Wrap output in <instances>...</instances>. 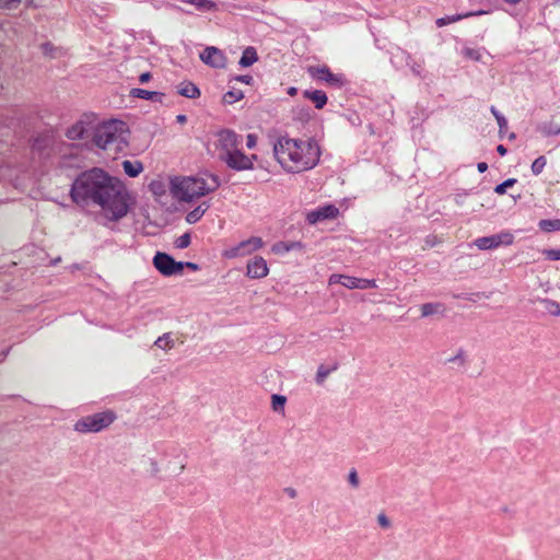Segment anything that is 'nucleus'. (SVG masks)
I'll use <instances>...</instances> for the list:
<instances>
[{"label": "nucleus", "mask_w": 560, "mask_h": 560, "mask_svg": "<svg viewBox=\"0 0 560 560\" xmlns=\"http://www.w3.org/2000/svg\"><path fill=\"white\" fill-rule=\"evenodd\" d=\"M70 195L78 205L93 202L108 223H117L131 210L135 198L125 184L100 167L82 172L72 183Z\"/></svg>", "instance_id": "nucleus-1"}, {"label": "nucleus", "mask_w": 560, "mask_h": 560, "mask_svg": "<svg viewBox=\"0 0 560 560\" xmlns=\"http://www.w3.org/2000/svg\"><path fill=\"white\" fill-rule=\"evenodd\" d=\"M322 150L315 139L282 136L272 143V156L285 174H301L313 170L320 161Z\"/></svg>", "instance_id": "nucleus-2"}, {"label": "nucleus", "mask_w": 560, "mask_h": 560, "mask_svg": "<svg viewBox=\"0 0 560 560\" xmlns=\"http://www.w3.org/2000/svg\"><path fill=\"white\" fill-rule=\"evenodd\" d=\"M220 186L219 179L213 175L202 176H174L170 178V192L178 201L192 202L209 195Z\"/></svg>", "instance_id": "nucleus-3"}, {"label": "nucleus", "mask_w": 560, "mask_h": 560, "mask_svg": "<svg viewBox=\"0 0 560 560\" xmlns=\"http://www.w3.org/2000/svg\"><path fill=\"white\" fill-rule=\"evenodd\" d=\"M127 132V126L121 120L110 119L101 124L97 122L93 142L98 149L116 155L128 145Z\"/></svg>", "instance_id": "nucleus-4"}, {"label": "nucleus", "mask_w": 560, "mask_h": 560, "mask_svg": "<svg viewBox=\"0 0 560 560\" xmlns=\"http://www.w3.org/2000/svg\"><path fill=\"white\" fill-rule=\"evenodd\" d=\"M218 148L221 160L233 171H253L257 155H247L240 150V139L235 132L224 130L219 133Z\"/></svg>", "instance_id": "nucleus-5"}, {"label": "nucleus", "mask_w": 560, "mask_h": 560, "mask_svg": "<svg viewBox=\"0 0 560 560\" xmlns=\"http://www.w3.org/2000/svg\"><path fill=\"white\" fill-rule=\"evenodd\" d=\"M97 124V117L92 113L81 115L66 130V137L70 141H81L94 133Z\"/></svg>", "instance_id": "nucleus-6"}, {"label": "nucleus", "mask_w": 560, "mask_h": 560, "mask_svg": "<svg viewBox=\"0 0 560 560\" xmlns=\"http://www.w3.org/2000/svg\"><path fill=\"white\" fill-rule=\"evenodd\" d=\"M114 419L112 412L94 413L77 421L74 430L80 433L100 432L110 425Z\"/></svg>", "instance_id": "nucleus-7"}, {"label": "nucleus", "mask_w": 560, "mask_h": 560, "mask_svg": "<svg viewBox=\"0 0 560 560\" xmlns=\"http://www.w3.org/2000/svg\"><path fill=\"white\" fill-rule=\"evenodd\" d=\"M328 284H341L349 290H368L377 288V283L374 279L358 278L342 273L330 275L328 278Z\"/></svg>", "instance_id": "nucleus-8"}, {"label": "nucleus", "mask_w": 560, "mask_h": 560, "mask_svg": "<svg viewBox=\"0 0 560 560\" xmlns=\"http://www.w3.org/2000/svg\"><path fill=\"white\" fill-rule=\"evenodd\" d=\"M264 241L259 236L249 237L238 245L223 252V256L231 259L238 256H248L264 247Z\"/></svg>", "instance_id": "nucleus-9"}, {"label": "nucleus", "mask_w": 560, "mask_h": 560, "mask_svg": "<svg viewBox=\"0 0 560 560\" xmlns=\"http://www.w3.org/2000/svg\"><path fill=\"white\" fill-rule=\"evenodd\" d=\"M153 265L163 276L179 275L184 269L183 261H175L172 256L165 253H156Z\"/></svg>", "instance_id": "nucleus-10"}, {"label": "nucleus", "mask_w": 560, "mask_h": 560, "mask_svg": "<svg viewBox=\"0 0 560 560\" xmlns=\"http://www.w3.org/2000/svg\"><path fill=\"white\" fill-rule=\"evenodd\" d=\"M514 243V235L510 232L477 238L475 245L480 250H489L501 245L510 246Z\"/></svg>", "instance_id": "nucleus-11"}, {"label": "nucleus", "mask_w": 560, "mask_h": 560, "mask_svg": "<svg viewBox=\"0 0 560 560\" xmlns=\"http://www.w3.org/2000/svg\"><path fill=\"white\" fill-rule=\"evenodd\" d=\"M200 60L211 68L224 69L228 59L222 50L218 47H206L199 55Z\"/></svg>", "instance_id": "nucleus-12"}, {"label": "nucleus", "mask_w": 560, "mask_h": 560, "mask_svg": "<svg viewBox=\"0 0 560 560\" xmlns=\"http://www.w3.org/2000/svg\"><path fill=\"white\" fill-rule=\"evenodd\" d=\"M186 463L185 458L179 454L167 455L162 466V476L165 477H177L185 470Z\"/></svg>", "instance_id": "nucleus-13"}, {"label": "nucleus", "mask_w": 560, "mask_h": 560, "mask_svg": "<svg viewBox=\"0 0 560 560\" xmlns=\"http://www.w3.org/2000/svg\"><path fill=\"white\" fill-rule=\"evenodd\" d=\"M339 215V210L334 205H325L306 213V220L310 224H316L326 220L335 219Z\"/></svg>", "instance_id": "nucleus-14"}, {"label": "nucleus", "mask_w": 560, "mask_h": 560, "mask_svg": "<svg viewBox=\"0 0 560 560\" xmlns=\"http://www.w3.org/2000/svg\"><path fill=\"white\" fill-rule=\"evenodd\" d=\"M308 74L316 80L327 82L330 85L339 86L343 84V78L340 74H334L327 67H311Z\"/></svg>", "instance_id": "nucleus-15"}, {"label": "nucleus", "mask_w": 560, "mask_h": 560, "mask_svg": "<svg viewBox=\"0 0 560 560\" xmlns=\"http://www.w3.org/2000/svg\"><path fill=\"white\" fill-rule=\"evenodd\" d=\"M269 273V267L265 258L255 256L247 262L246 276L250 279H261Z\"/></svg>", "instance_id": "nucleus-16"}, {"label": "nucleus", "mask_w": 560, "mask_h": 560, "mask_svg": "<svg viewBox=\"0 0 560 560\" xmlns=\"http://www.w3.org/2000/svg\"><path fill=\"white\" fill-rule=\"evenodd\" d=\"M140 463L144 474L151 477L162 476L163 468L155 455L151 453L143 454Z\"/></svg>", "instance_id": "nucleus-17"}, {"label": "nucleus", "mask_w": 560, "mask_h": 560, "mask_svg": "<svg viewBox=\"0 0 560 560\" xmlns=\"http://www.w3.org/2000/svg\"><path fill=\"white\" fill-rule=\"evenodd\" d=\"M452 369H464L468 363V351L462 347L454 349L444 360Z\"/></svg>", "instance_id": "nucleus-18"}, {"label": "nucleus", "mask_w": 560, "mask_h": 560, "mask_svg": "<svg viewBox=\"0 0 560 560\" xmlns=\"http://www.w3.org/2000/svg\"><path fill=\"white\" fill-rule=\"evenodd\" d=\"M149 190L156 202L166 205L168 200L170 184L166 185L162 179H154L149 184Z\"/></svg>", "instance_id": "nucleus-19"}, {"label": "nucleus", "mask_w": 560, "mask_h": 560, "mask_svg": "<svg viewBox=\"0 0 560 560\" xmlns=\"http://www.w3.org/2000/svg\"><path fill=\"white\" fill-rule=\"evenodd\" d=\"M210 205L209 202H201L196 208H194L191 211H189L186 214L185 221L187 224H195L199 222L202 217L206 214V212L209 210Z\"/></svg>", "instance_id": "nucleus-20"}, {"label": "nucleus", "mask_w": 560, "mask_h": 560, "mask_svg": "<svg viewBox=\"0 0 560 560\" xmlns=\"http://www.w3.org/2000/svg\"><path fill=\"white\" fill-rule=\"evenodd\" d=\"M177 92H178V94H180L182 96H185L187 98H198L200 96L199 88L190 81L182 82L178 85Z\"/></svg>", "instance_id": "nucleus-21"}, {"label": "nucleus", "mask_w": 560, "mask_h": 560, "mask_svg": "<svg viewBox=\"0 0 560 560\" xmlns=\"http://www.w3.org/2000/svg\"><path fill=\"white\" fill-rule=\"evenodd\" d=\"M122 168L125 174L129 177H137L143 172V164L139 160H125L122 162Z\"/></svg>", "instance_id": "nucleus-22"}, {"label": "nucleus", "mask_w": 560, "mask_h": 560, "mask_svg": "<svg viewBox=\"0 0 560 560\" xmlns=\"http://www.w3.org/2000/svg\"><path fill=\"white\" fill-rule=\"evenodd\" d=\"M258 60L257 51L254 47H246L240 58L238 65L243 68H247L256 63Z\"/></svg>", "instance_id": "nucleus-23"}, {"label": "nucleus", "mask_w": 560, "mask_h": 560, "mask_svg": "<svg viewBox=\"0 0 560 560\" xmlns=\"http://www.w3.org/2000/svg\"><path fill=\"white\" fill-rule=\"evenodd\" d=\"M304 96L312 100L318 109L323 108L327 103V95L320 90L305 91Z\"/></svg>", "instance_id": "nucleus-24"}, {"label": "nucleus", "mask_w": 560, "mask_h": 560, "mask_svg": "<svg viewBox=\"0 0 560 560\" xmlns=\"http://www.w3.org/2000/svg\"><path fill=\"white\" fill-rule=\"evenodd\" d=\"M185 3L194 5L198 10L205 12H212L218 10V5L212 0H184Z\"/></svg>", "instance_id": "nucleus-25"}, {"label": "nucleus", "mask_w": 560, "mask_h": 560, "mask_svg": "<svg viewBox=\"0 0 560 560\" xmlns=\"http://www.w3.org/2000/svg\"><path fill=\"white\" fill-rule=\"evenodd\" d=\"M303 247L304 246L301 242H280L272 246V252L276 254H284L294 249H303Z\"/></svg>", "instance_id": "nucleus-26"}, {"label": "nucleus", "mask_w": 560, "mask_h": 560, "mask_svg": "<svg viewBox=\"0 0 560 560\" xmlns=\"http://www.w3.org/2000/svg\"><path fill=\"white\" fill-rule=\"evenodd\" d=\"M131 96L142 98V100H153L159 97L161 100L162 94L155 91H148L143 89H132L130 91Z\"/></svg>", "instance_id": "nucleus-27"}, {"label": "nucleus", "mask_w": 560, "mask_h": 560, "mask_svg": "<svg viewBox=\"0 0 560 560\" xmlns=\"http://www.w3.org/2000/svg\"><path fill=\"white\" fill-rule=\"evenodd\" d=\"M287 398L283 395L275 394L271 396V407L273 411L283 413Z\"/></svg>", "instance_id": "nucleus-28"}, {"label": "nucleus", "mask_w": 560, "mask_h": 560, "mask_svg": "<svg viewBox=\"0 0 560 560\" xmlns=\"http://www.w3.org/2000/svg\"><path fill=\"white\" fill-rule=\"evenodd\" d=\"M538 225L545 232H553L560 230V220H541Z\"/></svg>", "instance_id": "nucleus-29"}, {"label": "nucleus", "mask_w": 560, "mask_h": 560, "mask_svg": "<svg viewBox=\"0 0 560 560\" xmlns=\"http://www.w3.org/2000/svg\"><path fill=\"white\" fill-rule=\"evenodd\" d=\"M244 97V93L241 90H230L223 95V101L228 104H233Z\"/></svg>", "instance_id": "nucleus-30"}, {"label": "nucleus", "mask_w": 560, "mask_h": 560, "mask_svg": "<svg viewBox=\"0 0 560 560\" xmlns=\"http://www.w3.org/2000/svg\"><path fill=\"white\" fill-rule=\"evenodd\" d=\"M155 346L164 351H167L173 347V340L168 334H165L155 340Z\"/></svg>", "instance_id": "nucleus-31"}, {"label": "nucleus", "mask_w": 560, "mask_h": 560, "mask_svg": "<svg viewBox=\"0 0 560 560\" xmlns=\"http://www.w3.org/2000/svg\"><path fill=\"white\" fill-rule=\"evenodd\" d=\"M546 163H547V162H546V159H545L544 156H539V158H537V159L532 163V166H530L533 174H535V175H539V174L544 171V168H545V166H546Z\"/></svg>", "instance_id": "nucleus-32"}, {"label": "nucleus", "mask_w": 560, "mask_h": 560, "mask_svg": "<svg viewBox=\"0 0 560 560\" xmlns=\"http://www.w3.org/2000/svg\"><path fill=\"white\" fill-rule=\"evenodd\" d=\"M439 305L438 304H432V303H427V304H423L421 305V315L423 317H428V316H431L435 313H438L439 311Z\"/></svg>", "instance_id": "nucleus-33"}, {"label": "nucleus", "mask_w": 560, "mask_h": 560, "mask_svg": "<svg viewBox=\"0 0 560 560\" xmlns=\"http://www.w3.org/2000/svg\"><path fill=\"white\" fill-rule=\"evenodd\" d=\"M175 247L179 249L187 248L190 245V234L185 233L175 240Z\"/></svg>", "instance_id": "nucleus-34"}, {"label": "nucleus", "mask_w": 560, "mask_h": 560, "mask_svg": "<svg viewBox=\"0 0 560 560\" xmlns=\"http://www.w3.org/2000/svg\"><path fill=\"white\" fill-rule=\"evenodd\" d=\"M515 182H516L515 178H509V179L504 180L503 183L497 185L494 188V191L498 195H503L505 192L506 188L512 187L515 184Z\"/></svg>", "instance_id": "nucleus-35"}, {"label": "nucleus", "mask_w": 560, "mask_h": 560, "mask_svg": "<svg viewBox=\"0 0 560 560\" xmlns=\"http://www.w3.org/2000/svg\"><path fill=\"white\" fill-rule=\"evenodd\" d=\"M21 3V0H0L1 10H15Z\"/></svg>", "instance_id": "nucleus-36"}, {"label": "nucleus", "mask_w": 560, "mask_h": 560, "mask_svg": "<svg viewBox=\"0 0 560 560\" xmlns=\"http://www.w3.org/2000/svg\"><path fill=\"white\" fill-rule=\"evenodd\" d=\"M491 113L493 114L498 125H499V128L500 130L506 128V125H508V121L505 119V117L503 115H501L497 109L495 107H491Z\"/></svg>", "instance_id": "nucleus-37"}, {"label": "nucleus", "mask_w": 560, "mask_h": 560, "mask_svg": "<svg viewBox=\"0 0 560 560\" xmlns=\"http://www.w3.org/2000/svg\"><path fill=\"white\" fill-rule=\"evenodd\" d=\"M542 132L546 136H558L560 135V125H549L542 128Z\"/></svg>", "instance_id": "nucleus-38"}, {"label": "nucleus", "mask_w": 560, "mask_h": 560, "mask_svg": "<svg viewBox=\"0 0 560 560\" xmlns=\"http://www.w3.org/2000/svg\"><path fill=\"white\" fill-rule=\"evenodd\" d=\"M545 303L547 304L548 306V311L555 315V316H558L560 315V306L557 302H553V301H549V300H546Z\"/></svg>", "instance_id": "nucleus-39"}, {"label": "nucleus", "mask_w": 560, "mask_h": 560, "mask_svg": "<svg viewBox=\"0 0 560 560\" xmlns=\"http://www.w3.org/2000/svg\"><path fill=\"white\" fill-rule=\"evenodd\" d=\"M462 18H463L462 15L441 18V19L436 20V24H438V26H444L448 23L456 22Z\"/></svg>", "instance_id": "nucleus-40"}, {"label": "nucleus", "mask_w": 560, "mask_h": 560, "mask_svg": "<svg viewBox=\"0 0 560 560\" xmlns=\"http://www.w3.org/2000/svg\"><path fill=\"white\" fill-rule=\"evenodd\" d=\"M257 145V136L254 133H248L246 136V147L252 150L255 149Z\"/></svg>", "instance_id": "nucleus-41"}, {"label": "nucleus", "mask_w": 560, "mask_h": 560, "mask_svg": "<svg viewBox=\"0 0 560 560\" xmlns=\"http://www.w3.org/2000/svg\"><path fill=\"white\" fill-rule=\"evenodd\" d=\"M544 254L551 260H560V249H546Z\"/></svg>", "instance_id": "nucleus-42"}, {"label": "nucleus", "mask_w": 560, "mask_h": 560, "mask_svg": "<svg viewBox=\"0 0 560 560\" xmlns=\"http://www.w3.org/2000/svg\"><path fill=\"white\" fill-rule=\"evenodd\" d=\"M464 55L469 59H472L476 61L480 60V54L477 50L467 48L464 50Z\"/></svg>", "instance_id": "nucleus-43"}, {"label": "nucleus", "mask_w": 560, "mask_h": 560, "mask_svg": "<svg viewBox=\"0 0 560 560\" xmlns=\"http://www.w3.org/2000/svg\"><path fill=\"white\" fill-rule=\"evenodd\" d=\"M377 522L378 524L382 526V527H388L389 526V521L388 518L385 516V514L381 513L377 515Z\"/></svg>", "instance_id": "nucleus-44"}, {"label": "nucleus", "mask_w": 560, "mask_h": 560, "mask_svg": "<svg viewBox=\"0 0 560 560\" xmlns=\"http://www.w3.org/2000/svg\"><path fill=\"white\" fill-rule=\"evenodd\" d=\"M349 481L353 487H358L359 485V478L354 470L350 471L349 474Z\"/></svg>", "instance_id": "nucleus-45"}, {"label": "nucleus", "mask_w": 560, "mask_h": 560, "mask_svg": "<svg viewBox=\"0 0 560 560\" xmlns=\"http://www.w3.org/2000/svg\"><path fill=\"white\" fill-rule=\"evenodd\" d=\"M235 80L248 85L253 82V78L250 75H237Z\"/></svg>", "instance_id": "nucleus-46"}, {"label": "nucleus", "mask_w": 560, "mask_h": 560, "mask_svg": "<svg viewBox=\"0 0 560 560\" xmlns=\"http://www.w3.org/2000/svg\"><path fill=\"white\" fill-rule=\"evenodd\" d=\"M150 79H151V74H150V72H143V73H141V74H140V77H139V81H140L141 83H145V82H148Z\"/></svg>", "instance_id": "nucleus-47"}, {"label": "nucleus", "mask_w": 560, "mask_h": 560, "mask_svg": "<svg viewBox=\"0 0 560 560\" xmlns=\"http://www.w3.org/2000/svg\"><path fill=\"white\" fill-rule=\"evenodd\" d=\"M477 170L479 173H483L488 170V165L485 162H480L477 164Z\"/></svg>", "instance_id": "nucleus-48"}, {"label": "nucleus", "mask_w": 560, "mask_h": 560, "mask_svg": "<svg viewBox=\"0 0 560 560\" xmlns=\"http://www.w3.org/2000/svg\"><path fill=\"white\" fill-rule=\"evenodd\" d=\"M184 267H187L194 271L199 269V266L197 264L190 261L184 262Z\"/></svg>", "instance_id": "nucleus-49"}, {"label": "nucleus", "mask_w": 560, "mask_h": 560, "mask_svg": "<svg viewBox=\"0 0 560 560\" xmlns=\"http://www.w3.org/2000/svg\"><path fill=\"white\" fill-rule=\"evenodd\" d=\"M497 151L502 156L506 154V149L502 144L498 145Z\"/></svg>", "instance_id": "nucleus-50"}, {"label": "nucleus", "mask_w": 560, "mask_h": 560, "mask_svg": "<svg viewBox=\"0 0 560 560\" xmlns=\"http://www.w3.org/2000/svg\"><path fill=\"white\" fill-rule=\"evenodd\" d=\"M176 120L179 122V124H185L187 118L185 115L180 114V115H177L176 116Z\"/></svg>", "instance_id": "nucleus-51"}, {"label": "nucleus", "mask_w": 560, "mask_h": 560, "mask_svg": "<svg viewBox=\"0 0 560 560\" xmlns=\"http://www.w3.org/2000/svg\"><path fill=\"white\" fill-rule=\"evenodd\" d=\"M326 375H327V372H326V371H322V370H319V371L317 372V377H318V380H319V381H323V380L326 377Z\"/></svg>", "instance_id": "nucleus-52"}, {"label": "nucleus", "mask_w": 560, "mask_h": 560, "mask_svg": "<svg viewBox=\"0 0 560 560\" xmlns=\"http://www.w3.org/2000/svg\"><path fill=\"white\" fill-rule=\"evenodd\" d=\"M296 92H298V89L294 88V86H291L288 90V94L291 95V96H294L296 94Z\"/></svg>", "instance_id": "nucleus-53"}, {"label": "nucleus", "mask_w": 560, "mask_h": 560, "mask_svg": "<svg viewBox=\"0 0 560 560\" xmlns=\"http://www.w3.org/2000/svg\"><path fill=\"white\" fill-rule=\"evenodd\" d=\"M506 2L509 3H513V4H516L518 3L521 0H505Z\"/></svg>", "instance_id": "nucleus-54"}, {"label": "nucleus", "mask_w": 560, "mask_h": 560, "mask_svg": "<svg viewBox=\"0 0 560 560\" xmlns=\"http://www.w3.org/2000/svg\"><path fill=\"white\" fill-rule=\"evenodd\" d=\"M555 2L560 5V0H555Z\"/></svg>", "instance_id": "nucleus-55"}]
</instances>
